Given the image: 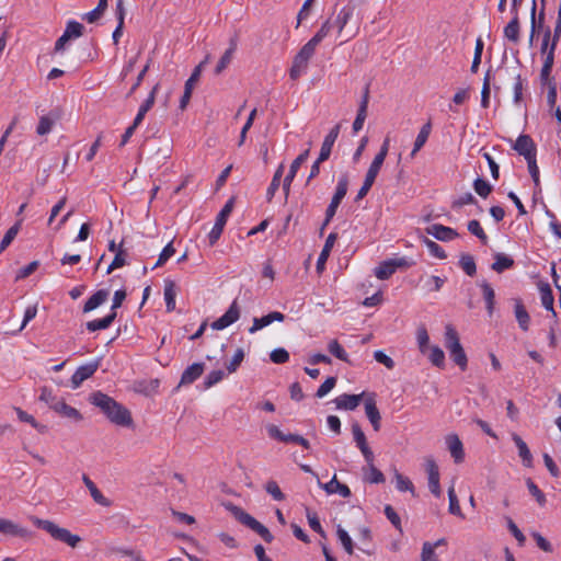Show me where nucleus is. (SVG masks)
Returning <instances> with one entry per match:
<instances>
[{"mask_svg":"<svg viewBox=\"0 0 561 561\" xmlns=\"http://www.w3.org/2000/svg\"><path fill=\"white\" fill-rule=\"evenodd\" d=\"M514 312L519 328L523 331H527L530 323V317L519 299H515Z\"/></svg>","mask_w":561,"mask_h":561,"instance_id":"nucleus-27","label":"nucleus"},{"mask_svg":"<svg viewBox=\"0 0 561 561\" xmlns=\"http://www.w3.org/2000/svg\"><path fill=\"white\" fill-rule=\"evenodd\" d=\"M431 130H432V125H431L430 122L422 126V128L420 129V131H419V134H417V136L415 138V141H414V145H413V149H412V151L410 153L411 158H414L415 154L426 144V141L428 139V136L431 134Z\"/></svg>","mask_w":561,"mask_h":561,"instance_id":"nucleus-29","label":"nucleus"},{"mask_svg":"<svg viewBox=\"0 0 561 561\" xmlns=\"http://www.w3.org/2000/svg\"><path fill=\"white\" fill-rule=\"evenodd\" d=\"M232 208H233V201L230 199L226 203L224 208L218 214V216L216 218V222L208 234L209 243L211 245L215 244L217 242V240L219 239V237L221 236L224 227L227 222L229 215L232 211Z\"/></svg>","mask_w":561,"mask_h":561,"instance_id":"nucleus-6","label":"nucleus"},{"mask_svg":"<svg viewBox=\"0 0 561 561\" xmlns=\"http://www.w3.org/2000/svg\"><path fill=\"white\" fill-rule=\"evenodd\" d=\"M425 470L428 477V488L430 491L436 496L439 497L442 495V489L439 484V470L433 458L425 459Z\"/></svg>","mask_w":561,"mask_h":561,"instance_id":"nucleus-12","label":"nucleus"},{"mask_svg":"<svg viewBox=\"0 0 561 561\" xmlns=\"http://www.w3.org/2000/svg\"><path fill=\"white\" fill-rule=\"evenodd\" d=\"M367 106H368V91H366V93L360 102V105H359V108L357 112V116L353 123V131L354 133H358L363 128L365 119L367 117Z\"/></svg>","mask_w":561,"mask_h":561,"instance_id":"nucleus-33","label":"nucleus"},{"mask_svg":"<svg viewBox=\"0 0 561 561\" xmlns=\"http://www.w3.org/2000/svg\"><path fill=\"white\" fill-rule=\"evenodd\" d=\"M317 46L309 41L300 48L293 60L291 68L289 70V77L293 80H297L301 75L307 71L308 64L314 55Z\"/></svg>","mask_w":561,"mask_h":561,"instance_id":"nucleus-3","label":"nucleus"},{"mask_svg":"<svg viewBox=\"0 0 561 561\" xmlns=\"http://www.w3.org/2000/svg\"><path fill=\"white\" fill-rule=\"evenodd\" d=\"M348 190V178L346 174L342 175L336 184L335 193L331 199L332 203L340 205L345 197Z\"/></svg>","mask_w":561,"mask_h":561,"instance_id":"nucleus-42","label":"nucleus"},{"mask_svg":"<svg viewBox=\"0 0 561 561\" xmlns=\"http://www.w3.org/2000/svg\"><path fill=\"white\" fill-rule=\"evenodd\" d=\"M83 25L76 21H70L67 24V27L65 30V34L68 35L69 38H77L82 35Z\"/></svg>","mask_w":561,"mask_h":561,"instance_id":"nucleus-64","label":"nucleus"},{"mask_svg":"<svg viewBox=\"0 0 561 561\" xmlns=\"http://www.w3.org/2000/svg\"><path fill=\"white\" fill-rule=\"evenodd\" d=\"M328 351L335 356L337 359L350 363L348 355L344 347L339 343L337 340H331L328 343Z\"/></svg>","mask_w":561,"mask_h":561,"instance_id":"nucleus-47","label":"nucleus"},{"mask_svg":"<svg viewBox=\"0 0 561 561\" xmlns=\"http://www.w3.org/2000/svg\"><path fill=\"white\" fill-rule=\"evenodd\" d=\"M51 410H54L60 416L72 420L75 422L82 420L81 413L76 408L68 405L62 399L56 402Z\"/></svg>","mask_w":561,"mask_h":561,"instance_id":"nucleus-24","label":"nucleus"},{"mask_svg":"<svg viewBox=\"0 0 561 561\" xmlns=\"http://www.w3.org/2000/svg\"><path fill=\"white\" fill-rule=\"evenodd\" d=\"M444 283V278L436 275H432L424 280V288L427 291H438L443 287Z\"/></svg>","mask_w":561,"mask_h":561,"instance_id":"nucleus-59","label":"nucleus"},{"mask_svg":"<svg viewBox=\"0 0 561 561\" xmlns=\"http://www.w3.org/2000/svg\"><path fill=\"white\" fill-rule=\"evenodd\" d=\"M332 30V23L330 20H327L319 31L314 34L312 38L309 39L310 43H312L314 46H318L331 32Z\"/></svg>","mask_w":561,"mask_h":561,"instance_id":"nucleus-53","label":"nucleus"},{"mask_svg":"<svg viewBox=\"0 0 561 561\" xmlns=\"http://www.w3.org/2000/svg\"><path fill=\"white\" fill-rule=\"evenodd\" d=\"M232 513L241 524L259 534L266 542H272L273 536L270 530L254 517L244 512L242 508L236 506L232 508Z\"/></svg>","mask_w":561,"mask_h":561,"instance_id":"nucleus-5","label":"nucleus"},{"mask_svg":"<svg viewBox=\"0 0 561 561\" xmlns=\"http://www.w3.org/2000/svg\"><path fill=\"white\" fill-rule=\"evenodd\" d=\"M539 293H540L541 305L547 310H550L552 312L553 317H556V311L553 309L554 298H553L552 290H551L550 286L548 284L540 285Z\"/></svg>","mask_w":561,"mask_h":561,"instance_id":"nucleus-35","label":"nucleus"},{"mask_svg":"<svg viewBox=\"0 0 561 561\" xmlns=\"http://www.w3.org/2000/svg\"><path fill=\"white\" fill-rule=\"evenodd\" d=\"M336 234L335 233H330L325 240V243L322 248V251L318 257V261H317V270L318 271H321L323 267H324V264L330 255V252L332 250V248L334 247V243L336 241Z\"/></svg>","mask_w":561,"mask_h":561,"instance_id":"nucleus-31","label":"nucleus"},{"mask_svg":"<svg viewBox=\"0 0 561 561\" xmlns=\"http://www.w3.org/2000/svg\"><path fill=\"white\" fill-rule=\"evenodd\" d=\"M448 500H449V506L448 512L451 515L458 516L460 518H465V515L462 514V511L459 505V501L455 491L454 483L448 489Z\"/></svg>","mask_w":561,"mask_h":561,"instance_id":"nucleus-43","label":"nucleus"},{"mask_svg":"<svg viewBox=\"0 0 561 561\" xmlns=\"http://www.w3.org/2000/svg\"><path fill=\"white\" fill-rule=\"evenodd\" d=\"M240 307L237 300H233L228 310L216 321L211 323L214 330H224L234 323L240 318Z\"/></svg>","mask_w":561,"mask_h":561,"instance_id":"nucleus-8","label":"nucleus"},{"mask_svg":"<svg viewBox=\"0 0 561 561\" xmlns=\"http://www.w3.org/2000/svg\"><path fill=\"white\" fill-rule=\"evenodd\" d=\"M98 360L78 367L71 377V387L73 389L79 388L84 380L90 378L98 370Z\"/></svg>","mask_w":561,"mask_h":561,"instance_id":"nucleus-16","label":"nucleus"},{"mask_svg":"<svg viewBox=\"0 0 561 561\" xmlns=\"http://www.w3.org/2000/svg\"><path fill=\"white\" fill-rule=\"evenodd\" d=\"M404 266H410V263L404 257L386 260L375 268V276L378 279L385 280L393 275L397 268Z\"/></svg>","mask_w":561,"mask_h":561,"instance_id":"nucleus-7","label":"nucleus"},{"mask_svg":"<svg viewBox=\"0 0 561 561\" xmlns=\"http://www.w3.org/2000/svg\"><path fill=\"white\" fill-rule=\"evenodd\" d=\"M107 291L105 290H99L95 294H93L84 304L83 311L90 312L101 306L103 302L107 299Z\"/></svg>","mask_w":561,"mask_h":561,"instance_id":"nucleus-39","label":"nucleus"},{"mask_svg":"<svg viewBox=\"0 0 561 561\" xmlns=\"http://www.w3.org/2000/svg\"><path fill=\"white\" fill-rule=\"evenodd\" d=\"M416 341H417V345H419L420 352L422 354H426L427 350L430 348V346H428L430 336H428V333H427V331H426V329L424 327H420L417 329V331H416Z\"/></svg>","mask_w":561,"mask_h":561,"instance_id":"nucleus-56","label":"nucleus"},{"mask_svg":"<svg viewBox=\"0 0 561 561\" xmlns=\"http://www.w3.org/2000/svg\"><path fill=\"white\" fill-rule=\"evenodd\" d=\"M385 160L386 159L381 156L376 154L365 174V179L375 182L383 165Z\"/></svg>","mask_w":561,"mask_h":561,"instance_id":"nucleus-46","label":"nucleus"},{"mask_svg":"<svg viewBox=\"0 0 561 561\" xmlns=\"http://www.w3.org/2000/svg\"><path fill=\"white\" fill-rule=\"evenodd\" d=\"M57 116L54 115H44L39 118L38 125L36 127V133L39 136L47 135L51 131Z\"/></svg>","mask_w":561,"mask_h":561,"instance_id":"nucleus-45","label":"nucleus"},{"mask_svg":"<svg viewBox=\"0 0 561 561\" xmlns=\"http://www.w3.org/2000/svg\"><path fill=\"white\" fill-rule=\"evenodd\" d=\"M481 289H482V293H483L484 300L486 302L488 312L491 316L493 313L494 302H495L494 289L488 283H482L481 284Z\"/></svg>","mask_w":561,"mask_h":561,"instance_id":"nucleus-49","label":"nucleus"},{"mask_svg":"<svg viewBox=\"0 0 561 561\" xmlns=\"http://www.w3.org/2000/svg\"><path fill=\"white\" fill-rule=\"evenodd\" d=\"M323 489L329 494L339 493L343 497H348L351 495L350 488L347 485L339 482L335 476L332 478L331 481L323 484Z\"/></svg>","mask_w":561,"mask_h":561,"instance_id":"nucleus-32","label":"nucleus"},{"mask_svg":"<svg viewBox=\"0 0 561 561\" xmlns=\"http://www.w3.org/2000/svg\"><path fill=\"white\" fill-rule=\"evenodd\" d=\"M0 533L19 538H26L30 535L26 528L7 518H0Z\"/></svg>","mask_w":561,"mask_h":561,"instance_id":"nucleus-21","label":"nucleus"},{"mask_svg":"<svg viewBox=\"0 0 561 561\" xmlns=\"http://www.w3.org/2000/svg\"><path fill=\"white\" fill-rule=\"evenodd\" d=\"M426 232L440 241H451L458 237L456 230L439 224L431 225L426 228Z\"/></svg>","mask_w":561,"mask_h":561,"instance_id":"nucleus-20","label":"nucleus"},{"mask_svg":"<svg viewBox=\"0 0 561 561\" xmlns=\"http://www.w3.org/2000/svg\"><path fill=\"white\" fill-rule=\"evenodd\" d=\"M468 230L477 238H479L483 243L488 242V236L485 234L484 230L482 229L478 220H470L468 222Z\"/></svg>","mask_w":561,"mask_h":561,"instance_id":"nucleus-62","label":"nucleus"},{"mask_svg":"<svg viewBox=\"0 0 561 561\" xmlns=\"http://www.w3.org/2000/svg\"><path fill=\"white\" fill-rule=\"evenodd\" d=\"M23 222V218H20L4 234L3 239L0 243V253H2L14 240V238L18 236L21 226Z\"/></svg>","mask_w":561,"mask_h":561,"instance_id":"nucleus-40","label":"nucleus"},{"mask_svg":"<svg viewBox=\"0 0 561 561\" xmlns=\"http://www.w3.org/2000/svg\"><path fill=\"white\" fill-rule=\"evenodd\" d=\"M459 265L463 270V272L466 274H468L469 276H473L476 274V271H477L476 262L471 255H469V254L461 255Z\"/></svg>","mask_w":561,"mask_h":561,"instance_id":"nucleus-57","label":"nucleus"},{"mask_svg":"<svg viewBox=\"0 0 561 561\" xmlns=\"http://www.w3.org/2000/svg\"><path fill=\"white\" fill-rule=\"evenodd\" d=\"M394 481H396V488L399 491H401V492L409 491L413 495H415L414 485H413V483L411 482V480L409 478L404 477L403 474H401L399 472H396L394 473Z\"/></svg>","mask_w":561,"mask_h":561,"instance_id":"nucleus-51","label":"nucleus"},{"mask_svg":"<svg viewBox=\"0 0 561 561\" xmlns=\"http://www.w3.org/2000/svg\"><path fill=\"white\" fill-rule=\"evenodd\" d=\"M513 265H514V260L511 256L503 254V253H496L494 255V262L491 267L496 273H502L505 270L511 268Z\"/></svg>","mask_w":561,"mask_h":561,"instance_id":"nucleus-37","label":"nucleus"},{"mask_svg":"<svg viewBox=\"0 0 561 561\" xmlns=\"http://www.w3.org/2000/svg\"><path fill=\"white\" fill-rule=\"evenodd\" d=\"M90 401L92 404L100 408L112 423L124 427L133 426L130 412L107 394L100 391L94 392Z\"/></svg>","mask_w":561,"mask_h":561,"instance_id":"nucleus-1","label":"nucleus"},{"mask_svg":"<svg viewBox=\"0 0 561 561\" xmlns=\"http://www.w3.org/2000/svg\"><path fill=\"white\" fill-rule=\"evenodd\" d=\"M243 359H244V352L242 348H238L236 351L233 357L231 358V360L229 363H227V365H226L228 373L233 374L239 368V366L241 365Z\"/></svg>","mask_w":561,"mask_h":561,"instance_id":"nucleus-60","label":"nucleus"},{"mask_svg":"<svg viewBox=\"0 0 561 561\" xmlns=\"http://www.w3.org/2000/svg\"><path fill=\"white\" fill-rule=\"evenodd\" d=\"M352 434H353L354 442H355L356 446L358 447V449L362 451L366 462L367 463L373 462L375 459L374 453L367 444L365 433L363 432V430L360 428V426L357 423H354L352 425Z\"/></svg>","mask_w":561,"mask_h":561,"instance_id":"nucleus-11","label":"nucleus"},{"mask_svg":"<svg viewBox=\"0 0 561 561\" xmlns=\"http://www.w3.org/2000/svg\"><path fill=\"white\" fill-rule=\"evenodd\" d=\"M283 174H284V164L282 163L276 169L274 176L272 179V182L267 188L266 195H267L268 201H271L273 198L276 191L278 190Z\"/></svg>","mask_w":561,"mask_h":561,"instance_id":"nucleus-48","label":"nucleus"},{"mask_svg":"<svg viewBox=\"0 0 561 561\" xmlns=\"http://www.w3.org/2000/svg\"><path fill=\"white\" fill-rule=\"evenodd\" d=\"M426 354L428 355V359L431 360V363L434 366H436L438 368L445 367V354L439 346H437V345L431 346L427 350Z\"/></svg>","mask_w":561,"mask_h":561,"instance_id":"nucleus-44","label":"nucleus"},{"mask_svg":"<svg viewBox=\"0 0 561 561\" xmlns=\"http://www.w3.org/2000/svg\"><path fill=\"white\" fill-rule=\"evenodd\" d=\"M265 491L276 501H283L285 499L279 485L276 481L270 480L265 484Z\"/></svg>","mask_w":561,"mask_h":561,"instance_id":"nucleus-61","label":"nucleus"},{"mask_svg":"<svg viewBox=\"0 0 561 561\" xmlns=\"http://www.w3.org/2000/svg\"><path fill=\"white\" fill-rule=\"evenodd\" d=\"M445 346L448 352L461 347L458 333L451 324L445 327Z\"/></svg>","mask_w":561,"mask_h":561,"instance_id":"nucleus-34","label":"nucleus"},{"mask_svg":"<svg viewBox=\"0 0 561 561\" xmlns=\"http://www.w3.org/2000/svg\"><path fill=\"white\" fill-rule=\"evenodd\" d=\"M366 396V392L359 394L343 393L334 399V403L339 410L353 411L359 405L362 400H365Z\"/></svg>","mask_w":561,"mask_h":561,"instance_id":"nucleus-14","label":"nucleus"},{"mask_svg":"<svg viewBox=\"0 0 561 561\" xmlns=\"http://www.w3.org/2000/svg\"><path fill=\"white\" fill-rule=\"evenodd\" d=\"M444 545H446V540L444 538L438 539L436 542L425 541L422 546L421 561H439L435 549Z\"/></svg>","mask_w":561,"mask_h":561,"instance_id":"nucleus-25","label":"nucleus"},{"mask_svg":"<svg viewBox=\"0 0 561 561\" xmlns=\"http://www.w3.org/2000/svg\"><path fill=\"white\" fill-rule=\"evenodd\" d=\"M163 295H164L167 310L169 312L173 311L175 309V297H176V286H175L174 282L165 280Z\"/></svg>","mask_w":561,"mask_h":561,"instance_id":"nucleus-36","label":"nucleus"},{"mask_svg":"<svg viewBox=\"0 0 561 561\" xmlns=\"http://www.w3.org/2000/svg\"><path fill=\"white\" fill-rule=\"evenodd\" d=\"M514 149L523 156L526 161L536 158V145L528 135H520L515 141Z\"/></svg>","mask_w":561,"mask_h":561,"instance_id":"nucleus-15","label":"nucleus"},{"mask_svg":"<svg viewBox=\"0 0 561 561\" xmlns=\"http://www.w3.org/2000/svg\"><path fill=\"white\" fill-rule=\"evenodd\" d=\"M31 520L36 527L48 533L55 540L65 542L71 548H76L81 541L78 535L71 534L68 529L58 526L51 520L41 519L35 516H32Z\"/></svg>","mask_w":561,"mask_h":561,"instance_id":"nucleus-2","label":"nucleus"},{"mask_svg":"<svg viewBox=\"0 0 561 561\" xmlns=\"http://www.w3.org/2000/svg\"><path fill=\"white\" fill-rule=\"evenodd\" d=\"M512 439L518 449V455L522 458L523 463L526 467H530L533 462V456L527 444L517 434H512Z\"/></svg>","mask_w":561,"mask_h":561,"instance_id":"nucleus-28","label":"nucleus"},{"mask_svg":"<svg viewBox=\"0 0 561 561\" xmlns=\"http://www.w3.org/2000/svg\"><path fill=\"white\" fill-rule=\"evenodd\" d=\"M504 36L513 43L519 39V22L518 14H515L512 21L504 27Z\"/></svg>","mask_w":561,"mask_h":561,"instance_id":"nucleus-41","label":"nucleus"},{"mask_svg":"<svg viewBox=\"0 0 561 561\" xmlns=\"http://www.w3.org/2000/svg\"><path fill=\"white\" fill-rule=\"evenodd\" d=\"M115 317H116V312L112 311L110 314H107L106 317H104L102 319L89 321L87 323V329L91 332L107 329L114 321Z\"/></svg>","mask_w":561,"mask_h":561,"instance_id":"nucleus-38","label":"nucleus"},{"mask_svg":"<svg viewBox=\"0 0 561 561\" xmlns=\"http://www.w3.org/2000/svg\"><path fill=\"white\" fill-rule=\"evenodd\" d=\"M238 42L237 38L233 37L229 42V47L226 49V51L220 57L216 68L215 73L220 75L232 61L236 50H237Z\"/></svg>","mask_w":561,"mask_h":561,"instance_id":"nucleus-23","label":"nucleus"},{"mask_svg":"<svg viewBox=\"0 0 561 561\" xmlns=\"http://www.w3.org/2000/svg\"><path fill=\"white\" fill-rule=\"evenodd\" d=\"M449 355H450V358L455 362L456 365L459 366V368L461 370L467 369L468 358H467V355H466L462 346L457 350H451L449 352Z\"/></svg>","mask_w":561,"mask_h":561,"instance_id":"nucleus-55","label":"nucleus"},{"mask_svg":"<svg viewBox=\"0 0 561 561\" xmlns=\"http://www.w3.org/2000/svg\"><path fill=\"white\" fill-rule=\"evenodd\" d=\"M15 412H16V415H18V419L21 421V422H25V423H28L31 424L34 428H36L38 432L41 433H44L46 431V426L45 425H42L39 424L33 415L28 414L27 412L23 411L22 409L20 408H16L15 409Z\"/></svg>","mask_w":561,"mask_h":561,"instance_id":"nucleus-50","label":"nucleus"},{"mask_svg":"<svg viewBox=\"0 0 561 561\" xmlns=\"http://www.w3.org/2000/svg\"><path fill=\"white\" fill-rule=\"evenodd\" d=\"M354 15V7L351 4L344 5L335 16L332 27L336 28L337 35L342 36L345 26Z\"/></svg>","mask_w":561,"mask_h":561,"instance_id":"nucleus-22","label":"nucleus"},{"mask_svg":"<svg viewBox=\"0 0 561 561\" xmlns=\"http://www.w3.org/2000/svg\"><path fill=\"white\" fill-rule=\"evenodd\" d=\"M554 60V43H552L547 56L545 57V61L540 72V79L543 84L550 83V73L552 70Z\"/></svg>","mask_w":561,"mask_h":561,"instance_id":"nucleus-30","label":"nucleus"},{"mask_svg":"<svg viewBox=\"0 0 561 561\" xmlns=\"http://www.w3.org/2000/svg\"><path fill=\"white\" fill-rule=\"evenodd\" d=\"M232 513L241 524L259 534L266 542H272L273 536L270 530L254 517L244 512L242 508L236 506L232 508Z\"/></svg>","mask_w":561,"mask_h":561,"instance_id":"nucleus-4","label":"nucleus"},{"mask_svg":"<svg viewBox=\"0 0 561 561\" xmlns=\"http://www.w3.org/2000/svg\"><path fill=\"white\" fill-rule=\"evenodd\" d=\"M208 61V56L205 58L204 61H202L192 72L191 77L186 80L185 87H184V93L180 101V108L184 110L192 96L193 89L196 84V82L199 80L202 69L204 65Z\"/></svg>","mask_w":561,"mask_h":561,"instance_id":"nucleus-13","label":"nucleus"},{"mask_svg":"<svg viewBox=\"0 0 561 561\" xmlns=\"http://www.w3.org/2000/svg\"><path fill=\"white\" fill-rule=\"evenodd\" d=\"M364 408L367 419L369 420L373 428L378 432L381 426V415L376 404V394L367 393L364 400Z\"/></svg>","mask_w":561,"mask_h":561,"instance_id":"nucleus-10","label":"nucleus"},{"mask_svg":"<svg viewBox=\"0 0 561 561\" xmlns=\"http://www.w3.org/2000/svg\"><path fill=\"white\" fill-rule=\"evenodd\" d=\"M284 320L285 314L279 311H273L261 318H254L252 327L249 328V333L254 334L255 332L262 330L263 328L272 324L275 321L283 322Z\"/></svg>","mask_w":561,"mask_h":561,"instance_id":"nucleus-17","label":"nucleus"},{"mask_svg":"<svg viewBox=\"0 0 561 561\" xmlns=\"http://www.w3.org/2000/svg\"><path fill=\"white\" fill-rule=\"evenodd\" d=\"M446 446L455 462L460 463L465 459L463 445L456 434H449L445 438Z\"/></svg>","mask_w":561,"mask_h":561,"instance_id":"nucleus-19","label":"nucleus"},{"mask_svg":"<svg viewBox=\"0 0 561 561\" xmlns=\"http://www.w3.org/2000/svg\"><path fill=\"white\" fill-rule=\"evenodd\" d=\"M336 535H337V538H339L340 542L342 543L344 550L348 554H353L354 545H353V540H352L351 536L348 535V533L344 528L339 526L337 530H336Z\"/></svg>","mask_w":561,"mask_h":561,"instance_id":"nucleus-52","label":"nucleus"},{"mask_svg":"<svg viewBox=\"0 0 561 561\" xmlns=\"http://www.w3.org/2000/svg\"><path fill=\"white\" fill-rule=\"evenodd\" d=\"M203 371H204V364H202V363L192 364L183 371L182 377H181V383L190 385V383L194 382L197 378L201 377Z\"/></svg>","mask_w":561,"mask_h":561,"instance_id":"nucleus-26","label":"nucleus"},{"mask_svg":"<svg viewBox=\"0 0 561 561\" xmlns=\"http://www.w3.org/2000/svg\"><path fill=\"white\" fill-rule=\"evenodd\" d=\"M468 99H469L468 89L458 90L453 98V104L449 105V110L454 113H458L457 106L463 104Z\"/></svg>","mask_w":561,"mask_h":561,"instance_id":"nucleus-58","label":"nucleus"},{"mask_svg":"<svg viewBox=\"0 0 561 561\" xmlns=\"http://www.w3.org/2000/svg\"><path fill=\"white\" fill-rule=\"evenodd\" d=\"M368 465L366 479L371 483H381L385 481L383 473L374 466V461Z\"/></svg>","mask_w":561,"mask_h":561,"instance_id":"nucleus-63","label":"nucleus"},{"mask_svg":"<svg viewBox=\"0 0 561 561\" xmlns=\"http://www.w3.org/2000/svg\"><path fill=\"white\" fill-rule=\"evenodd\" d=\"M127 252L119 245L118 251L115 253V257L108 265L106 273L111 274L114 270L123 267L126 264Z\"/></svg>","mask_w":561,"mask_h":561,"instance_id":"nucleus-54","label":"nucleus"},{"mask_svg":"<svg viewBox=\"0 0 561 561\" xmlns=\"http://www.w3.org/2000/svg\"><path fill=\"white\" fill-rule=\"evenodd\" d=\"M308 156H309V149L305 150L302 153H300L291 163L290 165V169H289V172L288 174L285 176L284 179V183H283V190H284V193L286 195V197L288 196L289 194V190H290V184L293 182V180L295 179L299 168L301 167V164L304 162H306V160L308 159Z\"/></svg>","mask_w":561,"mask_h":561,"instance_id":"nucleus-18","label":"nucleus"},{"mask_svg":"<svg viewBox=\"0 0 561 561\" xmlns=\"http://www.w3.org/2000/svg\"><path fill=\"white\" fill-rule=\"evenodd\" d=\"M240 307L237 300H233L228 310L216 321L211 323L214 330H224L234 323L240 318Z\"/></svg>","mask_w":561,"mask_h":561,"instance_id":"nucleus-9","label":"nucleus"}]
</instances>
